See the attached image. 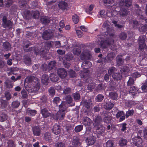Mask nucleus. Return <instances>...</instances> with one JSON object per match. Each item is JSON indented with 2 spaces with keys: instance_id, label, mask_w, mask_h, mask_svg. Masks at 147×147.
<instances>
[{
  "instance_id": "1",
  "label": "nucleus",
  "mask_w": 147,
  "mask_h": 147,
  "mask_svg": "<svg viewBox=\"0 0 147 147\" xmlns=\"http://www.w3.org/2000/svg\"><path fill=\"white\" fill-rule=\"evenodd\" d=\"M131 0H120L119 3L118 4L117 3L116 5L115 4L114 5H111L110 7L114 11L119 5L120 6L121 5L127 7H129L131 5Z\"/></svg>"
},
{
  "instance_id": "2",
  "label": "nucleus",
  "mask_w": 147,
  "mask_h": 147,
  "mask_svg": "<svg viewBox=\"0 0 147 147\" xmlns=\"http://www.w3.org/2000/svg\"><path fill=\"white\" fill-rule=\"evenodd\" d=\"M56 63L54 61H52L49 62L48 65L45 64H43L42 65L41 68L44 71L47 70L51 71L56 68Z\"/></svg>"
},
{
  "instance_id": "3",
  "label": "nucleus",
  "mask_w": 147,
  "mask_h": 147,
  "mask_svg": "<svg viewBox=\"0 0 147 147\" xmlns=\"http://www.w3.org/2000/svg\"><path fill=\"white\" fill-rule=\"evenodd\" d=\"M53 30L48 29L43 32L42 36L43 39L48 40L53 37Z\"/></svg>"
},
{
  "instance_id": "4",
  "label": "nucleus",
  "mask_w": 147,
  "mask_h": 147,
  "mask_svg": "<svg viewBox=\"0 0 147 147\" xmlns=\"http://www.w3.org/2000/svg\"><path fill=\"white\" fill-rule=\"evenodd\" d=\"M118 6H119L120 9L117 13V14L121 18H125L129 13L128 9L126 7H124L121 5L120 6L119 5Z\"/></svg>"
},
{
  "instance_id": "5",
  "label": "nucleus",
  "mask_w": 147,
  "mask_h": 147,
  "mask_svg": "<svg viewBox=\"0 0 147 147\" xmlns=\"http://www.w3.org/2000/svg\"><path fill=\"white\" fill-rule=\"evenodd\" d=\"M13 22L10 20H7V16H4L2 18L3 27L4 28H10L12 26Z\"/></svg>"
},
{
  "instance_id": "6",
  "label": "nucleus",
  "mask_w": 147,
  "mask_h": 147,
  "mask_svg": "<svg viewBox=\"0 0 147 147\" xmlns=\"http://www.w3.org/2000/svg\"><path fill=\"white\" fill-rule=\"evenodd\" d=\"M114 41V40L112 38L105 40H101L100 44V47L102 48H106L110 45L113 44Z\"/></svg>"
},
{
  "instance_id": "7",
  "label": "nucleus",
  "mask_w": 147,
  "mask_h": 147,
  "mask_svg": "<svg viewBox=\"0 0 147 147\" xmlns=\"http://www.w3.org/2000/svg\"><path fill=\"white\" fill-rule=\"evenodd\" d=\"M133 143L134 145L138 147L142 146V140L139 136H136L132 138Z\"/></svg>"
},
{
  "instance_id": "8",
  "label": "nucleus",
  "mask_w": 147,
  "mask_h": 147,
  "mask_svg": "<svg viewBox=\"0 0 147 147\" xmlns=\"http://www.w3.org/2000/svg\"><path fill=\"white\" fill-rule=\"evenodd\" d=\"M139 48L140 50L142 51L145 48H146V46L145 43V40L144 37H140L138 39Z\"/></svg>"
},
{
  "instance_id": "9",
  "label": "nucleus",
  "mask_w": 147,
  "mask_h": 147,
  "mask_svg": "<svg viewBox=\"0 0 147 147\" xmlns=\"http://www.w3.org/2000/svg\"><path fill=\"white\" fill-rule=\"evenodd\" d=\"M81 59L82 60H86L90 59L91 58L90 53L88 52L83 51L80 55Z\"/></svg>"
},
{
  "instance_id": "10",
  "label": "nucleus",
  "mask_w": 147,
  "mask_h": 147,
  "mask_svg": "<svg viewBox=\"0 0 147 147\" xmlns=\"http://www.w3.org/2000/svg\"><path fill=\"white\" fill-rule=\"evenodd\" d=\"M116 117L117 119L120 117L119 121L120 122H121L125 119V114L123 111L119 110L117 112Z\"/></svg>"
},
{
  "instance_id": "11",
  "label": "nucleus",
  "mask_w": 147,
  "mask_h": 147,
  "mask_svg": "<svg viewBox=\"0 0 147 147\" xmlns=\"http://www.w3.org/2000/svg\"><path fill=\"white\" fill-rule=\"evenodd\" d=\"M44 139L45 141L50 143H53V140L52 139L51 135V133L49 132H46L44 134Z\"/></svg>"
},
{
  "instance_id": "12",
  "label": "nucleus",
  "mask_w": 147,
  "mask_h": 147,
  "mask_svg": "<svg viewBox=\"0 0 147 147\" xmlns=\"http://www.w3.org/2000/svg\"><path fill=\"white\" fill-rule=\"evenodd\" d=\"M129 94L133 96H135L139 93V89L135 86H131L130 87Z\"/></svg>"
},
{
  "instance_id": "13",
  "label": "nucleus",
  "mask_w": 147,
  "mask_h": 147,
  "mask_svg": "<svg viewBox=\"0 0 147 147\" xmlns=\"http://www.w3.org/2000/svg\"><path fill=\"white\" fill-rule=\"evenodd\" d=\"M22 15L24 18L29 20L32 17V11L30 12L29 10H25L22 12Z\"/></svg>"
},
{
  "instance_id": "14",
  "label": "nucleus",
  "mask_w": 147,
  "mask_h": 147,
  "mask_svg": "<svg viewBox=\"0 0 147 147\" xmlns=\"http://www.w3.org/2000/svg\"><path fill=\"white\" fill-rule=\"evenodd\" d=\"M57 74L61 78H64L67 75V72L64 68H59L57 70Z\"/></svg>"
},
{
  "instance_id": "15",
  "label": "nucleus",
  "mask_w": 147,
  "mask_h": 147,
  "mask_svg": "<svg viewBox=\"0 0 147 147\" xmlns=\"http://www.w3.org/2000/svg\"><path fill=\"white\" fill-rule=\"evenodd\" d=\"M61 130L60 126L57 123H55L53 126L52 129V132L56 135H57L60 133Z\"/></svg>"
},
{
  "instance_id": "16",
  "label": "nucleus",
  "mask_w": 147,
  "mask_h": 147,
  "mask_svg": "<svg viewBox=\"0 0 147 147\" xmlns=\"http://www.w3.org/2000/svg\"><path fill=\"white\" fill-rule=\"evenodd\" d=\"M32 131L34 136H39L41 134V129L40 127L38 126L34 127L32 128Z\"/></svg>"
},
{
  "instance_id": "17",
  "label": "nucleus",
  "mask_w": 147,
  "mask_h": 147,
  "mask_svg": "<svg viewBox=\"0 0 147 147\" xmlns=\"http://www.w3.org/2000/svg\"><path fill=\"white\" fill-rule=\"evenodd\" d=\"M40 20L42 23L45 25H47L50 23V18L47 16H42L40 18Z\"/></svg>"
},
{
  "instance_id": "18",
  "label": "nucleus",
  "mask_w": 147,
  "mask_h": 147,
  "mask_svg": "<svg viewBox=\"0 0 147 147\" xmlns=\"http://www.w3.org/2000/svg\"><path fill=\"white\" fill-rule=\"evenodd\" d=\"M68 105L65 102H62L59 106V111L63 112L65 113L67 110Z\"/></svg>"
},
{
  "instance_id": "19",
  "label": "nucleus",
  "mask_w": 147,
  "mask_h": 147,
  "mask_svg": "<svg viewBox=\"0 0 147 147\" xmlns=\"http://www.w3.org/2000/svg\"><path fill=\"white\" fill-rule=\"evenodd\" d=\"M96 140V138L94 136H90L88 137L86 140V142L88 145L93 144Z\"/></svg>"
},
{
  "instance_id": "20",
  "label": "nucleus",
  "mask_w": 147,
  "mask_h": 147,
  "mask_svg": "<svg viewBox=\"0 0 147 147\" xmlns=\"http://www.w3.org/2000/svg\"><path fill=\"white\" fill-rule=\"evenodd\" d=\"M65 113L63 112L59 111L55 115L56 118L55 119L57 120H61L63 119L65 116Z\"/></svg>"
},
{
  "instance_id": "21",
  "label": "nucleus",
  "mask_w": 147,
  "mask_h": 147,
  "mask_svg": "<svg viewBox=\"0 0 147 147\" xmlns=\"http://www.w3.org/2000/svg\"><path fill=\"white\" fill-rule=\"evenodd\" d=\"M58 6L60 9L63 10L67 9L68 8L67 3L64 1L59 2L58 4Z\"/></svg>"
},
{
  "instance_id": "22",
  "label": "nucleus",
  "mask_w": 147,
  "mask_h": 147,
  "mask_svg": "<svg viewBox=\"0 0 147 147\" xmlns=\"http://www.w3.org/2000/svg\"><path fill=\"white\" fill-rule=\"evenodd\" d=\"M102 117L98 115L95 116L93 119L94 124L95 126H98L100 124V123L102 122Z\"/></svg>"
},
{
  "instance_id": "23",
  "label": "nucleus",
  "mask_w": 147,
  "mask_h": 147,
  "mask_svg": "<svg viewBox=\"0 0 147 147\" xmlns=\"http://www.w3.org/2000/svg\"><path fill=\"white\" fill-rule=\"evenodd\" d=\"M49 79L48 75L44 74L42 76L41 82L43 84L47 85L49 83Z\"/></svg>"
},
{
  "instance_id": "24",
  "label": "nucleus",
  "mask_w": 147,
  "mask_h": 147,
  "mask_svg": "<svg viewBox=\"0 0 147 147\" xmlns=\"http://www.w3.org/2000/svg\"><path fill=\"white\" fill-rule=\"evenodd\" d=\"M106 88L104 84H100L96 87L95 90L97 92H100L105 90Z\"/></svg>"
},
{
  "instance_id": "25",
  "label": "nucleus",
  "mask_w": 147,
  "mask_h": 147,
  "mask_svg": "<svg viewBox=\"0 0 147 147\" xmlns=\"http://www.w3.org/2000/svg\"><path fill=\"white\" fill-rule=\"evenodd\" d=\"M92 123V120L90 118L87 117H84L83 123L85 126H89L91 125Z\"/></svg>"
},
{
  "instance_id": "26",
  "label": "nucleus",
  "mask_w": 147,
  "mask_h": 147,
  "mask_svg": "<svg viewBox=\"0 0 147 147\" xmlns=\"http://www.w3.org/2000/svg\"><path fill=\"white\" fill-rule=\"evenodd\" d=\"M32 61L28 55H25L24 56V62L27 65H29L31 64Z\"/></svg>"
},
{
  "instance_id": "27",
  "label": "nucleus",
  "mask_w": 147,
  "mask_h": 147,
  "mask_svg": "<svg viewBox=\"0 0 147 147\" xmlns=\"http://www.w3.org/2000/svg\"><path fill=\"white\" fill-rule=\"evenodd\" d=\"M82 103L84 106L87 109H89L90 107V105L92 104V101L90 99L84 100L82 101Z\"/></svg>"
},
{
  "instance_id": "28",
  "label": "nucleus",
  "mask_w": 147,
  "mask_h": 147,
  "mask_svg": "<svg viewBox=\"0 0 147 147\" xmlns=\"http://www.w3.org/2000/svg\"><path fill=\"white\" fill-rule=\"evenodd\" d=\"M50 80L53 82H56L58 81L59 78L58 76L54 73H51L50 76Z\"/></svg>"
},
{
  "instance_id": "29",
  "label": "nucleus",
  "mask_w": 147,
  "mask_h": 147,
  "mask_svg": "<svg viewBox=\"0 0 147 147\" xmlns=\"http://www.w3.org/2000/svg\"><path fill=\"white\" fill-rule=\"evenodd\" d=\"M128 142L126 139L121 138L119 141V146L121 147H124L127 145Z\"/></svg>"
},
{
  "instance_id": "30",
  "label": "nucleus",
  "mask_w": 147,
  "mask_h": 147,
  "mask_svg": "<svg viewBox=\"0 0 147 147\" xmlns=\"http://www.w3.org/2000/svg\"><path fill=\"white\" fill-rule=\"evenodd\" d=\"M138 104L137 101L134 100L128 101L125 102V105L128 107L131 108Z\"/></svg>"
},
{
  "instance_id": "31",
  "label": "nucleus",
  "mask_w": 147,
  "mask_h": 147,
  "mask_svg": "<svg viewBox=\"0 0 147 147\" xmlns=\"http://www.w3.org/2000/svg\"><path fill=\"white\" fill-rule=\"evenodd\" d=\"M41 113L43 117L45 118L48 117L50 115V113L47 109L45 108L41 110Z\"/></svg>"
},
{
  "instance_id": "32",
  "label": "nucleus",
  "mask_w": 147,
  "mask_h": 147,
  "mask_svg": "<svg viewBox=\"0 0 147 147\" xmlns=\"http://www.w3.org/2000/svg\"><path fill=\"white\" fill-rule=\"evenodd\" d=\"M79 138L77 137H74L72 142V144L75 146H80V144L79 141Z\"/></svg>"
},
{
  "instance_id": "33",
  "label": "nucleus",
  "mask_w": 147,
  "mask_h": 147,
  "mask_svg": "<svg viewBox=\"0 0 147 147\" xmlns=\"http://www.w3.org/2000/svg\"><path fill=\"white\" fill-rule=\"evenodd\" d=\"M112 77L115 80L118 81L121 79L122 76L119 73H115L112 75Z\"/></svg>"
},
{
  "instance_id": "34",
  "label": "nucleus",
  "mask_w": 147,
  "mask_h": 147,
  "mask_svg": "<svg viewBox=\"0 0 147 147\" xmlns=\"http://www.w3.org/2000/svg\"><path fill=\"white\" fill-rule=\"evenodd\" d=\"M3 46L4 49L6 51H9L11 49V45L8 42H5L3 43Z\"/></svg>"
},
{
  "instance_id": "35",
  "label": "nucleus",
  "mask_w": 147,
  "mask_h": 147,
  "mask_svg": "<svg viewBox=\"0 0 147 147\" xmlns=\"http://www.w3.org/2000/svg\"><path fill=\"white\" fill-rule=\"evenodd\" d=\"M114 57L113 54L111 53H109L107 55L105 58V61L109 63L114 58Z\"/></svg>"
},
{
  "instance_id": "36",
  "label": "nucleus",
  "mask_w": 147,
  "mask_h": 147,
  "mask_svg": "<svg viewBox=\"0 0 147 147\" xmlns=\"http://www.w3.org/2000/svg\"><path fill=\"white\" fill-rule=\"evenodd\" d=\"M37 111L35 110H27L26 112L27 115L32 117L34 116L37 114Z\"/></svg>"
},
{
  "instance_id": "37",
  "label": "nucleus",
  "mask_w": 147,
  "mask_h": 147,
  "mask_svg": "<svg viewBox=\"0 0 147 147\" xmlns=\"http://www.w3.org/2000/svg\"><path fill=\"white\" fill-rule=\"evenodd\" d=\"M40 12L37 10L32 11V16L35 19H38L40 16Z\"/></svg>"
},
{
  "instance_id": "38",
  "label": "nucleus",
  "mask_w": 147,
  "mask_h": 147,
  "mask_svg": "<svg viewBox=\"0 0 147 147\" xmlns=\"http://www.w3.org/2000/svg\"><path fill=\"white\" fill-rule=\"evenodd\" d=\"M7 115L4 113H0V121L2 122L6 120L7 119Z\"/></svg>"
},
{
  "instance_id": "39",
  "label": "nucleus",
  "mask_w": 147,
  "mask_h": 147,
  "mask_svg": "<svg viewBox=\"0 0 147 147\" xmlns=\"http://www.w3.org/2000/svg\"><path fill=\"white\" fill-rule=\"evenodd\" d=\"M114 104L111 102L106 103L104 107L107 110H110L113 108L114 106Z\"/></svg>"
},
{
  "instance_id": "40",
  "label": "nucleus",
  "mask_w": 147,
  "mask_h": 147,
  "mask_svg": "<svg viewBox=\"0 0 147 147\" xmlns=\"http://www.w3.org/2000/svg\"><path fill=\"white\" fill-rule=\"evenodd\" d=\"M109 95L110 97L113 100H116L118 97L117 93L115 92H109Z\"/></svg>"
},
{
  "instance_id": "41",
  "label": "nucleus",
  "mask_w": 147,
  "mask_h": 147,
  "mask_svg": "<svg viewBox=\"0 0 147 147\" xmlns=\"http://www.w3.org/2000/svg\"><path fill=\"white\" fill-rule=\"evenodd\" d=\"M127 37V34L123 32H121L119 35V38L122 40H125Z\"/></svg>"
},
{
  "instance_id": "42",
  "label": "nucleus",
  "mask_w": 147,
  "mask_h": 147,
  "mask_svg": "<svg viewBox=\"0 0 147 147\" xmlns=\"http://www.w3.org/2000/svg\"><path fill=\"white\" fill-rule=\"evenodd\" d=\"M74 127L73 125L71 124H67L65 126V130L68 133H71L73 130Z\"/></svg>"
},
{
  "instance_id": "43",
  "label": "nucleus",
  "mask_w": 147,
  "mask_h": 147,
  "mask_svg": "<svg viewBox=\"0 0 147 147\" xmlns=\"http://www.w3.org/2000/svg\"><path fill=\"white\" fill-rule=\"evenodd\" d=\"M112 119V117L111 115L109 116L105 117H104L103 120L105 123L109 124L111 123Z\"/></svg>"
},
{
  "instance_id": "44",
  "label": "nucleus",
  "mask_w": 147,
  "mask_h": 147,
  "mask_svg": "<svg viewBox=\"0 0 147 147\" xmlns=\"http://www.w3.org/2000/svg\"><path fill=\"white\" fill-rule=\"evenodd\" d=\"M114 141L112 140H109L106 143L107 147H114Z\"/></svg>"
},
{
  "instance_id": "45",
  "label": "nucleus",
  "mask_w": 147,
  "mask_h": 147,
  "mask_svg": "<svg viewBox=\"0 0 147 147\" xmlns=\"http://www.w3.org/2000/svg\"><path fill=\"white\" fill-rule=\"evenodd\" d=\"M49 95L51 96H54L55 93V91L54 87H51L48 90Z\"/></svg>"
},
{
  "instance_id": "46",
  "label": "nucleus",
  "mask_w": 147,
  "mask_h": 147,
  "mask_svg": "<svg viewBox=\"0 0 147 147\" xmlns=\"http://www.w3.org/2000/svg\"><path fill=\"white\" fill-rule=\"evenodd\" d=\"M81 49L80 47L74 48L73 49V52L74 55H79L81 52Z\"/></svg>"
},
{
  "instance_id": "47",
  "label": "nucleus",
  "mask_w": 147,
  "mask_h": 147,
  "mask_svg": "<svg viewBox=\"0 0 147 147\" xmlns=\"http://www.w3.org/2000/svg\"><path fill=\"white\" fill-rule=\"evenodd\" d=\"M117 69L114 67H110L108 71V73L109 75L111 76L114 73H115V72L117 71Z\"/></svg>"
},
{
  "instance_id": "48",
  "label": "nucleus",
  "mask_w": 147,
  "mask_h": 147,
  "mask_svg": "<svg viewBox=\"0 0 147 147\" xmlns=\"http://www.w3.org/2000/svg\"><path fill=\"white\" fill-rule=\"evenodd\" d=\"M72 95L74 100L76 101H78L80 98V96L79 93L78 92H76L73 93Z\"/></svg>"
},
{
  "instance_id": "49",
  "label": "nucleus",
  "mask_w": 147,
  "mask_h": 147,
  "mask_svg": "<svg viewBox=\"0 0 147 147\" xmlns=\"http://www.w3.org/2000/svg\"><path fill=\"white\" fill-rule=\"evenodd\" d=\"M83 125H80L76 126L74 128V131L76 132H79L82 130Z\"/></svg>"
},
{
  "instance_id": "50",
  "label": "nucleus",
  "mask_w": 147,
  "mask_h": 147,
  "mask_svg": "<svg viewBox=\"0 0 147 147\" xmlns=\"http://www.w3.org/2000/svg\"><path fill=\"white\" fill-rule=\"evenodd\" d=\"M7 147H16V144L12 140H9L7 142Z\"/></svg>"
},
{
  "instance_id": "51",
  "label": "nucleus",
  "mask_w": 147,
  "mask_h": 147,
  "mask_svg": "<svg viewBox=\"0 0 147 147\" xmlns=\"http://www.w3.org/2000/svg\"><path fill=\"white\" fill-rule=\"evenodd\" d=\"M53 42L52 41H48L46 43L45 45V49L46 50H49L53 44Z\"/></svg>"
},
{
  "instance_id": "52",
  "label": "nucleus",
  "mask_w": 147,
  "mask_h": 147,
  "mask_svg": "<svg viewBox=\"0 0 147 147\" xmlns=\"http://www.w3.org/2000/svg\"><path fill=\"white\" fill-rule=\"evenodd\" d=\"M127 124L125 123H122L120 124V128L121 129L120 130L122 132H124L127 129Z\"/></svg>"
},
{
  "instance_id": "53",
  "label": "nucleus",
  "mask_w": 147,
  "mask_h": 147,
  "mask_svg": "<svg viewBox=\"0 0 147 147\" xmlns=\"http://www.w3.org/2000/svg\"><path fill=\"white\" fill-rule=\"evenodd\" d=\"M20 7H23L24 8L28 6L27 4V2L25 0H21L20 3Z\"/></svg>"
},
{
  "instance_id": "54",
  "label": "nucleus",
  "mask_w": 147,
  "mask_h": 147,
  "mask_svg": "<svg viewBox=\"0 0 147 147\" xmlns=\"http://www.w3.org/2000/svg\"><path fill=\"white\" fill-rule=\"evenodd\" d=\"M65 99L66 101V102H65L68 104L71 103L72 101V99L69 95L66 96L65 97Z\"/></svg>"
},
{
  "instance_id": "55",
  "label": "nucleus",
  "mask_w": 147,
  "mask_h": 147,
  "mask_svg": "<svg viewBox=\"0 0 147 147\" xmlns=\"http://www.w3.org/2000/svg\"><path fill=\"white\" fill-rule=\"evenodd\" d=\"M20 104V102L18 100H16L13 102L12 103V106L13 108H18Z\"/></svg>"
},
{
  "instance_id": "56",
  "label": "nucleus",
  "mask_w": 147,
  "mask_h": 147,
  "mask_svg": "<svg viewBox=\"0 0 147 147\" xmlns=\"http://www.w3.org/2000/svg\"><path fill=\"white\" fill-rule=\"evenodd\" d=\"M110 112L108 110H106V111H104L102 112H100V114L101 116L103 117L109 116L111 115H109Z\"/></svg>"
},
{
  "instance_id": "57",
  "label": "nucleus",
  "mask_w": 147,
  "mask_h": 147,
  "mask_svg": "<svg viewBox=\"0 0 147 147\" xmlns=\"http://www.w3.org/2000/svg\"><path fill=\"white\" fill-rule=\"evenodd\" d=\"M104 96L101 94H98L96 98V101L97 102H101L103 99Z\"/></svg>"
},
{
  "instance_id": "58",
  "label": "nucleus",
  "mask_w": 147,
  "mask_h": 147,
  "mask_svg": "<svg viewBox=\"0 0 147 147\" xmlns=\"http://www.w3.org/2000/svg\"><path fill=\"white\" fill-rule=\"evenodd\" d=\"M13 0H5L4 3L6 7H10L13 3Z\"/></svg>"
},
{
  "instance_id": "59",
  "label": "nucleus",
  "mask_w": 147,
  "mask_h": 147,
  "mask_svg": "<svg viewBox=\"0 0 147 147\" xmlns=\"http://www.w3.org/2000/svg\"><path fill=\"white\" fill-rule=\"evenodd\" d=\"M72 19L75 24H77L79 22V17L77 15L75 14L72 16Z\"/></svg>"
},
{
  "instance_id": "60",
  "label": "nucleus",
  "mask_w": 147,
  "mask_h": 147,
  "mask_svg": "<svg viewBox=\"0 0 147 147\" xmlns=\"http://www.w3.org/2000/svg\"><path fill=\"white\" fill-rule=\"evenodd\" d=\"M134 113V111L133 109L129 110L126 112L125 116L127 118H128L129 116H131Z\"/></svg>"
},
{
  "instance_id": "61",
  "label": "nucleus",
  "mask_w": 147,
  "mask_h": 147,
  "mask_svg": "<svg viewBox=\"0 0 147 147\" xmlns=\"http://www.w3.org/2000/svg\"><path fill=\"white\" fill-rule=\"evenodd\" d=\"M5 87L7 88H12L13 86V84L9 81H7L5 82Z\"/></svg>"
},
{
  "instance_id": "62",
  "label": "nucleus",
  "mask_w": 147,
  "mask_h": 147,
  "mask_svg": "<svg viewBox=\"0 0 147 147\" xmlns=\"http://www.w3.org/2000/svg\"><path fill=\"white\" fill-rule=\"evenodd\" d=\"M65 58L67 61H70L73 59V56L71 54H69L65 55Z\"/></svg>"
},
{
  "instance_id": "63",
  "label": "nucleus",
  "mask_w": 147,
  "mask_h": 147,
  "mask_svg": "<svg viewBox=\"0 0 147 147\" xmlns=\"http://www.w3.org/2000/svg\"><path fill=\"white\" fill-rule=\"evenodd\" d=\"M22 98H27L28 96L27 92L24 89H23L21 92Z\"/></svg>"
},
{
  "instance_id": "64",
  "label": "nucleus",
  "mask_w": 147,
  "mask_h": 147,
  "mask_svg": "<svg viewBox=\"0 0 147 147\" xmlns=\"http://www.w3.org/2000/svg\"><path fill=\"white\" fill-rule=\"evenodd\" d=\"M55 147H65V144L59 141L55 144Z\"/></svg>"
}]
</instances>
